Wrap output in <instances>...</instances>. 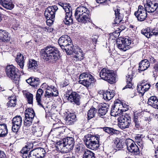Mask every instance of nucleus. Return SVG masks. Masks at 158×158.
<instances>
[{
    "mask_svg": "<svg viewBox=\"0 0 158 158\" xmlns=\"http://www.w3.org/2000/svg\"><path fill=\"white\" fill-rule=\"evenodd\" d=\"M40 53L41 58L48 62H55L59 58V51L53 46L46 47L41 50Z\"/></svg>",
    "mask_w": 158,
    "mask_h": 158,
    "instance_id": "obj_1",
    "label": "nucleus"
},
{
    "mask_svg": "<svg viewBox=\"0 0 158 158\" xmlns=\"http://www.w3.org/2000/svg\"><path fill=\"white\" fill-rule=\"evenodd\" d=\"M74 16L79 22L85 23L90 20L89 11L84 6L77 7L75 10Z\"/></svg>",
    "mask_w": 158,
    "mask_h": 158,
    "instance_id": "obj_2",
    "label": "nucleus"
},
{
    "mask_svg": "<svg viewBox=\"0 0 158 158\" xmlns=\"http://www.w3.org/2000/svg\"><path fill=\"white\" fill-rule=\"evenodd\" d=\"M99 136L88 134L85 136L84 141L87 147L93 150H96L99 148Z\"/></svg>",
    "mask_w": 158,
    "mask_h": 158,
    "instance_id": "obj_3",
    "label": "nucleus"
},
{
    "mask_svg": "<svg viewBox=\"0 0 158 158\" xmlns=\"http://www.w3.org/2000/svg\"><path fill=\"white\" fill-rule=\"evenodd\" d=\"M72 41L70 37L67 35L62 36L58 40V43L61 49L65 51L67 55L71 54V51L73 46L72 44Z\"/></svg>",
    "mask_w": 158,
    "mask_h": 158,
    "instance_id": "obj_4",
    "label": "nucleus"
},
{
    "mask_svg": "<svg viewBox=\"0 0 158 158\" xmlns=\"http://www.w3.org/2000/svg\"><path fill=\"white\" fill-rule=\"evenodd\" d=\"M96 81L94 77L88 73H83L79 76L78 82L87 88L93 86Z\"/></svg>",
    "mask_w": 158,
    "mask_h": 158,
    "instance_id": "obj_5",
    "label": "nucleus"
},
{
    "mask_svg": "<svg viewBox=\"0 0 158 158\" xmlns=\"http://www.w3.org/2000/svg\"><path fill=\"white\" fill-rule=\"evenodd\" d=\"M58 5L63 7L65 12V18L63 22L67 26H70L73 23V20L72 18V9L69 3H63L60 2Z\"/></svg>",
    "mask_w": 158,
    "mask_h": 158,
    "instance_id": "obj_6",
    "label": "nucleus"
},
{
    "mask_svg": "<svg viewBox=\"0 0 158 158\" xmlns=\"http://www.w3.org/2000/svg\"><path fill=\"white\" fill-rule=\"evenodd\" d=\"M7 76L14 81L15 83L18 84L20 77L18 69L13 65H7L5 69Z\"/></svg>",
    "mask_w": 158,
    "mask_h": 158,
    "instance_id": "obj_7",
    "label": "nucleus"
},
{
    "mask_svg": "<svg viewBox=\"0 0 158 158\" xmlns=\"http://www.w3.org/2000/svg\"><path fill=\"white\" fill-rule=\"evenodd\" d=\"M99 75L102 79L110 84H114L116 82L115 75L112 70L104 68L101 70Z\"/></svg>",
    "mask_w": 158,
    "mask_h": 158,
    "instance_id": "obj_8",
    "label": "nucleus"
},
{
    "mask_svg": "<svg viewBox=\"0 0 158 158\" xmlns=\"http://www.w3.org/2000/svg\"><path fill=\"white\" fill-rule=\"evenodd\" d=\"M64 97L73 104L77 105L80 104V95L76 92L68 90L64 94Z\"/></svg>",
    "mask_w": 158,
    "mask_h": 158,
    "instance_id": "obj_9",
    "label": "nucleus"
},
{
    "mask_svg": "<svg viewBox=\"0 0 158 158\" xmlns=\"http://www.w3.org/2000/svg\"><path fill=\"white\" fill-rule=\"evenodd\" d=\"M130 38H119L117 39L116 44L118 48L121 50L126 51L130 48L131 43Z\"/></svg>",
    "mask_w": 158,
    "mask_h": 158,
    "instance_id": "obj_10",
    "label": "nucleus"
},
{
    "mask_svg": "<svg viewBox=\"0 0 158 158\" xmlns=\"http://www.w3.org/2000/svg\"><path fill=\"white\" fill-rule=\"evenodd\" d=\"M118 127L122 130L131 127V118L128 115L120 116L118 118Z\"/></svg>",
    "mask_w": 158,
    "mask_h": 158,
    "instance_id": "obj_11",
    "label": "nucleus"
},
{
    "mask_svg": "<svg viewBox=\"0 0 158 158\" xmlns=\"http://www.w3.org/2000/svg\"><path fill=\"white\" fill-rule=\"evenodd\" d=\"M127 150L131 153H134L136 154L139 153V150L138 146L135 142L130 139H127L126 141Z\"/></svg>",
    "mask_w": 158,
    "mask_h": 158,
    "instance_id": "obj_12",
    "label": "nucleus"
},
{
    "mask_svg": "<svg viewBox=\"0 0 158 158\" xmlns=\"http://www.w3.org/2000/svg\"><path fill=\"white\" fill-rule=\"evenodd\" d=\"M147 11L143 6L139 5L138 10L135 11L134 15L137 18V20L140 21H143L145 20L147 16Z\"/></svg>",
    "mask_w": 158,
    "mask_h": 158,
    "instance_id": "obj_13",
    "label": "nucleus"
},
{
    "mask_svg": "<svg viewBox=\"0 0 158 158\" xmlns=\"http://www.w3.org/2000/svg\"><path fill=\"white\" fill-rule=\"evenodd\" d=\"M12 122V131L14 132L17 133L22 125V117L20 116H16L13 118Z\"/></svg>",
    "mask_w": 158,
    "mask_h": 158,
    "instance_id": "obj_14",
    "label": "nucleus"
},
{
    "mask_svg": "<svg viewBox=\"0 0 158 158\" xmlns=\"http://www.w3.org/2000/svg\"><path fill=\"white\" fill-rule=\"evenodd\" d=\"M144 7L148 12H153L157 9L158 3L154 0H149L147 1Z\"/></svg>",
    "mask_w": 158,
    "mask_h": 158,
    "instance_id": "obj_15",
    "label": "nucleus"
},
{
    "mask_svg": "<svg viewBox=\"0 0 158 158\" xmlns=\"http://www.w3.org/2000/svg\"><path fill=\"white\" fill-rule=\"evenodd\" d=\"M151 85L148 82L143 80L137 86V90L141 96H143L145 92L148 90Z\"/></svg>",
    "mask_w": 158,
    "mask_h": 158,
    "instance_id": "obj_16",
    "label": "nucleus"
},
{
    "mask_svg": "<svg viewBox=\"0 0 158 158\" xmlns=\"http://www.w3.org/2000/svg\"><path fill=\"white\" fill-rule=\"evenodd\" d=\"M58 9V8L56 5L48 7L45 11L44 16L45 18H48L49 19H54L55 13Z\"/></svg>",
    "mask_w": 158,
    "mask_h": 158,
    "instance_id": "obj_17",
    "label": "nucleus"
},
{
    "mask_svg": "<svg viewBox=\"0 0 158 158\" xmlns=\"http://www.w3.org/2000/svg\"><path fill=\"white\" fill-rule=\"evenodd\" d=\"M141 33L147 38H150L153 35H158V28L154 27L153 29L147 27L141 31Z\"/></svg>",
    "mask_w": 158,
    "mask_h": 158,
    "instance_id": "obj_18",
    "label": "nucleus"
},
{
    "mask_svg": "<svg viewBox=\"0 0 158 158\" xmlns=\"http://www.w3.org/2000/svg\"><path fill=\"white\" fill-rule=\"evenodd\" d=\"M73 53L75 54L73 56V59L75 61H81L84 57V55L82 51L79 48H75L73 47V49L71 51V54Z\"/></svg>",
    "mask_w": 158,
    "mask_h": 158,
    "instance_id": "obj_19",
    "label": "nucleus"
},
{
    "mask_svg": "<svg viewBox=\"0 0 158 158\" xmlns=\"http://www.w3.org/2000/svg\"><path fill=\"white\" fill-rule=\"evenodd\" d=\"M77 120L76 116L73 113L68 112L65 118L66 125H72Z\"/></svg>",
    "mask_w": 158,
    "mask_h": 158,
    "instance_id": "obj_20",
    "label": "nucleus"
},
{
    "mask_svg": "<svg viewBox=\"0 0 158 158\" xmlns=\"http://www.w3.org/2000/svg\"><path fill=\"white\" fill-rule=\"evenodd\" d=\"M109 106L106 104H100L98 105L96 108L98 115H104L106 114L109 109Z\"/></svg>",
    "mask_w": 158,
    "mask_h": 158,
    "instance_id": "obj_21",
    "label": "nucleus"
},
{
    "mask_svg": "<svg viewBox=\"0 0 158 158\" xmlns=\"http://www.w3.org/2000/svg\"><path fill=\"white\" fill-rule=\"evenodd\" d=\"M26 82L34 88H37L40 84L39 78L31 77L26 80Z\"/></svg>",
    "mask_w": 158,
    "mask_h": 158,
    "instance_id": "obj_22",
    "label": "nucleus"
},
{
    "mask_svg": "<svg viewBox=\"0 0 158 158\" xmlns=\"http://www.w3.org/2000/svg\"><path fill=\"white\" fill-rule=\"evenodd\" d=\"M120 9H117L114 10L115 18L113 23V26L114 27L116 24H118L122 21L123 17V15L120 13Z\"/></svg>",
    "mask_w": 158,
    "mask_h": 158,
    "instance_id": "obj_23",
    "label": "nucleus"
},
{
    "mask_svg": "<svg viewBox=\"0 0 158 158\" xmlns=\"http://www.w3.org/2000/svg\"><path fill=\"white\" fill-rule=\"evenodd\" d=\"M10 39V35L8 32L0 29V41L2 42H8Z\"/></svg>",
    "mask_w": 158,
    "mask_h": 158,
    "instance_id": "obj_24",
    "label": "nucleus"
},
{
    "mask_svg": "<svg viewBox=\"0 0 158 158\" xmlns=\"http://www.w3.org/2000/svg\"><path fill=\"white\" fill-rule=\"evenodd\" d=\"M147 103L149 106L158 110V98L156 96H151L149 98Z\"/></svg>",
    "mask_w": 158,
    "mask_h": 158,
    "instance_id": "obj_25",
    "label": "nucleus"
},
{
    "mask_svg": "<svg viewBox=\"0 0 158 158\" xmlns=\"http://www.w3.org/2000/svg\"><path fill=\"white\" fill-rule=\"evenodd\" d=\"M150 63L147 59H145L141 60L139 63V72L141 73V71H145L150 66Z\"/></svg>",
    "mask_w": 158,
    "mask_h": 158,
    "instance_id": "obj_26",
    "label": "nucleus"
},
{
    "mask_svg": "<svg viewBox=\"0 0 158 158\" xmlns=\"http://www.w3.org/2000/svg\"><path fill=\"white\" fill-rule=\"evenodd\" d=\"M62 143H64L66 144L67 145L73 148L75 141L73 138L72 137H68L59 141V144H60V143L62 145Z\"/></svg>",
    "mask_w": 158,
    "mask_h": 158,
    "instance_id": "obj_27",
    "label": "nucleus"
},
{
    "mask_svg": "<svg viewBox=\"0 0 158 158\" xmlns=\"http://www.w3.org/2000/svg\"><path fill=\"white\" fill-rule=\"evenodd\" d=\"M59 141L56 144V147L59 149H60L62 150V152L64 153H67L71 151L73 149V148L67 145L66 144L64 143H62L63 144L62 145L60 143V145L59 144Z\"/></svg>",
    "mask_w": 158,
    "mask_h": 158,
    "instance_id": "obj_28",
    "label": "nucleus"
},
{
    "mask_svg": "<svg viewBox=\"0 0 158 158\" xmlns=\"http://www.w3.org/2000/svg\"><path fill=\"white\" fill-rule=\"evenodd\" d=\"M44 91L42 89H39L37 92L36 95V99L37 105L40 107L44 108V106L42 104L41 98L43 95Z\"/></svg>",
    "mask_w": 158,
    "mask_h": 158,
    "instance_id": "obj_29",
    "label": "nucleus"
},
{
    "mask_svg": "<svg viewBox=\"0 0 158 158\" xmlns=\"http://www.w3.org/2000/svg\"><path fill=\"white\" fill-rule=\"evenodd\" d=\"M27 65L28 69L30 71H35L37 70V62L34 59L29 60Z\"/></svg>",
    "mask_w": 158,
    "mask_h": 158,
    "instance_id": "obj_30",
    "label": "nucleus"
},
{
    "mask_svg": "<svg viewBox=\"0 0 158 158\" xmlns=\"http://www.w3.org/2000/svg\"><path fill=\"white\" fill-rule=\"evenodd\" d=\"M15 60L20 68L23 69L25 62L23 56L21 53H18L17 54Z\"/></svg>",
    "mask_w": 158,
    "mask_h": 158,
    "instance_id": "obj_31",
    "label": "nucleus"
},
{
    "mask_svg": "<svg viewBox=\"0 0 158 158\" xmlns=\"http://www.w3.org/2000/svg\"><path fill=\"white\" fill-rule=\"evenodd\" d=\"M0 4L4 8L8 10H12L14 6L11 1L6 0H0Z\"/></svg>",
    "mask_w": 158,
    "mask_h": 158,
    "instance_id": "obj_32",
    "label": "nucleus"
},
{
    "mask_svg": "<svg viewBox=\"0 0 158 158\" xmlns=\"http://www.w3.org/2000/svg\"><path fill=\"white\" fill-rule=\"evenodd\" d=\"M35 115V112L32 108H28L25 111V118L32 120Z\"/></svg>",
    "mask_w": 158,
    "mask_h": 158,
    "instance_id": "obj_33",
    "label": "nucleus"
},
{
    "mask_svg": "<svg viewBox=\"0 0 158 158\" xmlns=\"http://www.w3.org/2000/svg\"><path fill=\"white\" fill-rule=\"evenodd\" d=\"M102 128L103 131L107 133L110 135H117L118 131L117 130L110 127H102Z\"/></svg>",
    "mask_w": 158,
    "mask_h": 158,
    "instance_id": "obj_34",
    "label": "nucleus"
},
{
    "mask_svg": "<svg viewBox=\"0 0 158 158\" xmlns=\"http://www.w3.org/2000/svg\"><path fill=\"white\" fill-rule=\"evenodd\" d=\"M126 82L127 84L123 88V90L127 88H132V85L131 82L132 79V72L128 73L127 75L126 76Z\"/></svg>",
    "mask_w": 158,
    "mask_h": 158,
    "instance_id": "obj_35",
    "label": "nucleus"
},
{
    "mask_svg": "<svg viewBox=\"0 0 158 158\" xmlns=\"http://www.w3.org/2000/svg\"><path fill=\"white\" fill-rule=\"evenodd\" d=\"M119 103L117 102L116 101L114 102V104L112 106L110 111V115L111 116H119L118 114L119 112L118 111V108H116L117 106Z\"/></svg>",
    "mask_w": 158,
    "mask_h": 158,
    "instance_id": "obj_36",
    "label": "nucleus"
},
{
    "mask_svg": "<svg viewBox=\"0 0 158 158\" xmlns=\"http://www.w3.org/2000/svg\"><path fill=\"white\" fill-rule=\"evenodd\" d=\"M82 158H96L95 154L91 150L85 149L83 151Z\"/></svg>",
    "mask_w": 158,
    "mask_h": 158,
    "instance_id": "obj_37",
    "label": "nucleus"
},
{
    "mask_svg": "<svg viewBox=\"0 0 158 158\" xmlns=\"http://www.w3.org/2000/svg\"><path fill=\"white\" fill-rule=\"evenodd\" d=\"M43 131L42 127L39 126L35 127V129L33 131V135L37 137H40L42 135Z\"/></svg>",
    "mask_w": 158,
    "mask_h": 158,
    "instance_id": "obj_38",
    "label": "nucleus"
},
{
    "mask_svg": "<svg viewBox=\"0 0 158 158\" xmlns=\"http://www.w3.org/2000/svg\"><path fill=\"white\" fill-rule=\"evenodd\" d=\"M8 133V129L6 124H0V137H3Z\"/></svg>",
    "mask_w": 158,
    "mask_h": 158,
    "instance_id": "obj_39",
    "label": "nucleus"
},
{
    "mask_svg": "<svg viewBox=\"0 0 158 158\" xmlns=\"http://www.w3.org/2000/svg\"><path fill=\"white\" fill-rule=\"evenodd\" d=\"M38 158H44L46 154V151L44 149L41 148H38L35 149Z\"/></svg>",
    "mask_w": 158,
    "mask_h": 158,
    "instance_id": "obj_40",
    "label": "nucleus"
},
{
    "mask_svg": "<svg viewBox=\"0 0 158 158\" xmlns=\"http://www.w3.org/2000/svg\"><path fill=\"white\" fill-rule=\"evenodd\" d=\"M114 95L112 92L106 91L103 94V96L104 99L107 101L110 100L112 98Z\"/></svg>",
    "mask_w": 158,
    "mask_h": 158,
    "instance_id": "obj_41",
    "label": "nucleus"
},
{
    "mask_svg": "<svg viewBox=\"0 0 158 158\" xmlns=\"http://www.w3.org/2000/svg\"><path fill=\"white\" fill-rule=\"evenodd\" d=\"M97 112V108L94 107L91 108L90 110H89L88 112L87 116L88 119H90L94 117L95 114Z\"/></svg>",
    "mask_w": 158,
    "mask_h": 158,
    "instance_id": "obj_42",
    "label": "nucleus"
},
{
    "mask_svg": "<svg viewBox=\"0 0 158 158\" xmlns=\"http://www.w3.org/2000/svg\"><path fill=\"white\" fill-rule=\"evenodd\" d=\"M9 101L7 103L8 107H15L16 104L17 99L15 97H12L8 98Z\"/></svg>",
    "mask_w": 158,
    "mask_h": 158,
    "instance_id": "obj_43",
    "label": "nucleus"
},
{
    "mask_svg": "<svg viewBox=\"0 0 158 158\" xmlns=\"http://www.w3.org/2000/svg\"><path fill=\"white\" fill-rule=\"evenodd\" d=\"M26 98L28 103L32 104L33 102V95L29 92L26 93L25 94Z\"/></svg>",
    "mask_w": 158,
    "mask_h": 158,
    "instance_id": "obj_44",
    "label": "nucleus"
},
{
    "mask_svg": "<svg viewBox=\"0 0 158 158\" xmlns=\"http://www.w3.org/2000/svg\"><path fill=\"white\" fill-rule=\"evenodd\" d=\"M115 144L116 150H119L123 148V145L122 144V142L118 139L116 140L115 142Z\"/></svg>",
    "mask_w": 158,
    "mask_h": 158,
    "instance_id": "obj_45",
    "label": "nucleus"
},
{
    "mask_svg": "<svg viewBox=\"0 0 158 158\" xmlns=\"http://www.w3.org/2000/svg\"><path fill=\"white\" fill-rule=\"evenodd\" d=\"M38 157L35 149L31 151L28 154L29 158H38Z\"/></svg>",
    "mask_w": 158,
    "mask_h": 158,
    "instance_id": "obj_46",
    "label": "nucleus"
},
{
    "mask_svg": "<svg viewBox=\"0 0 158 158\" xmlns=\"http://www.w3.org/2000/svg\"><path fill=\"white\" fill-rule=\"evenodd\" d=\"M152 73L154 77L158 75V62L157 63L153 66Z\"/></svg>",
    "mask_w": 158,
    "mask_h": 158,
    "instance_id": "obj_47",
    "label": "nucleus"
},
{
    "mask_svg": "<svg viewBox=\"0 0 158 158\" xmlns=\"http://www.w3.org/2000/svg\"><path fill=\"white\" fill-rule=\"evenodd\" d=\"M134 123V128L135 130H139V128H141V126L140 123V120H133Z\"/></svg>",
    "mask_w": 158,
    "mask_h": 158,
    "instance_id": "obj_48",
    "label": "nucleus"
},
{
    "mask_svg": "<svg viewBox=\"0 0 158 158\" xmlns=\"http://www.w3.org/2000/svg\"><path fill=\"white\" fill-rule=\"evenodd\" d=\"M32 121L30 120L29 119H28L27 118H25V119L24 120V125L25 127H29L31 126L32 123Z\"/></svg>",
    "mask_w": 158,
    "mask_h": 158,
    "instance_id": "obj_49",
    "label": "nucleus"
},
{
    "mask_svg": "<svg viewBox=\"0 0 158 158\" xmlns=\"http://www.w3.org/2000/svg\"><path fill=\"white\" fill-rule=\"evenodd\" d=\"M98 36L97 35H94L92 36L91 38L92 40V43L95 46H96V45L98 41Z\"/></svg>",
    "mask_w": 158,
    "mask_h": 158,
    "instance_id": "obj_50",
    "label": "nucleus"
},
{
    "mask_svg": "<svg viewBox=\"0 0 158 158\" xmlns=\"http://www.w3.org/2000/svg\"><path fill=\"white\" fill-rule=\"evenodd\" d=\"M53 130L56 132H58L59 135L61 133H63V132L64 131V129H63V127H61L54 128Z\"/></svg>",
    "mask_w": 158,
    "mask_h": 158,
    "instance_id": "obj_51",
    "label": "nucleus"
},
{
    "mask_svg": "<svg viewBox=\"0 0 158 158\" xmlns=\"http://www.w3.org/2000/svg\"><path fill=\"white\" fill-rule=\"evenodd\" d=\"M140 115L138 113H135L133 115V120H140Z\"/></svg>",
    "mask_w": 158,
    "mask_h": 158,
    "instance_id": "obj_52",
    "label": "nucleus"
},
{
    "mask_svg": "<svg viewBox=\"0 0 158 158\" xmlns=\"http://www.w3.org/2000/svg\"><path fill=\"white\" fill-rule=\"evenodd\" d=\"M52 88L51 90V92H54L55 93H53L54 96H56L58 94V90H57L53 86H52Z\"/></svg>",
    "mask_w": 158,
    "mask_h": 158,
    "instance_id": "obj_53",
    "label": "nucleus"
},
{
    "mask_svg": "<svg viewBox=\"0 0 158 158\" xmlns=\"http://www.w3.org/2000/svg\"><path fill=\"white\" fill-rule=\"evenodd\" d=\"M45 96L46 97H47L48 98H50L52 96H54L53 92H49L47 90L45 91Z\"/></svg>",
    "mask_w": 158,
    "mask_h": 158,
    "instance_id": "obj_54",
    "label": "nucleus"
},
{
    "mask_svg": "<svg viewBox=\"0 0 158 158\" xmlns=\"http://www.w3.org/2000/svg\"><path fill=\"white\" fill-rule=\"evenodd\" d=\"M96 2L98 3H103L104 5L108 4L109 0H96Z\"/></svg>",
    "mask_w": 158,
    "mask_h": 158,
    "instance_id": "obj_55",
    "label": "nucleus"
},
{
    "mask_svg": "<svg viewBox=\"0 0 158 158\" xmlns=\"http://www.w3.org/2000/svg\"><path fill=\"white\" fill-rule=\"evenodd\" d=\"M45 110V112H46V118H47V117H49L52 116V113L50 110H48L47 111V110H46V109L45 108H43Z\"/></svg>",
    "mask_w": 158,
    "mask_h": 158,
    "instance_id": "obj_56",
    "label": "nucleus"
},
{
    "mask_svg": "<svg viewBox=\"0 0 158 158\" xmlns=\"http://www.w3.org/2000/svg\"><path fill=\"white\" fill-rule=\"evenodd\" d=\"M6 156L5 152L0 149V158H6Z\"/></svg>",
    "mask_w": 158,
    "mask_h": 158,
    "instance_id": "obj_57",
    "label": "nucleus"
},
{
    "mask_svg": "<svg viewBox=\"0 0 158 158\" xmlns=\"http://www.w3.org/2000/svg\"><path fill=\"white\" fill-rule=\"evenodd\" d=\"M142 135L138 134L135 137V139L136 142H138L142 140Z\"/></svg>",
    "mask_w": 158,
    "mask_h": 158,
    "instance_id": "obj_58",
    "label": "nucleus"
},
{
    "mask_svg": "<svg viewBox=\"0 0 158 158\" xmlns=\"http://www.w3.org/2000/svg\"><path fill=\"white\" fill-rule=\"evenodd\" d=\"M47 19V23L48 25H50L52 24L54 20V19H49L48 18H46Z\"/></svg>",
    "mask_w": 158,
    "mask_h": 158,
    "instance_id": "obj_59",
    "label": "nucleus"
},
{
    "mask_svg": "<svg viewBox=\"0 0 158 158\" xmlns=\"http://www.w3.org/2000/svg\"><path fill=\"white\" fill-rule=\"evenodd\" d=\"M137 144L140 147V148L143 149L144 145V143L142 140L139 141L138 142Z\"/></svg>",
    "mask_w": 158,
    "mask_h": 158,
    "instance_id": "obj_60",
    "label": "nucleus"
},
{
    "mask_svg": "<svg viewBox=\"0 0 158 158\" xmlns=\"http://www.w3.org/2000/svg\"><path fill=\"white\" fill-rule=\"evenodd\" d=\"M27 146H26L25 147H23L21 151V153H28V150L27 148Z\"/></svg>",
    "mask_w": 158,
    "mask_h": 158,
    "instance_id": "obj_61",
    "label": "nucleus"
},
{
    "mask_svg": "<svg viewBox=\"0 0 158 158\" xmlns=\"http://www.w3.org/2000/svg\"><path fill=\"white\" fill-rule=\"evenodd\" d=\"M83 148L81 147H80L78 145H77L76 147L75 152L79 153L80 152L81 150H82Z\"/></svg>",
    "mask_w": 158,
    "mask_h": 158,
    "instance_id": "obj_62",
    "label": "nucleus"
},
{
    "mask_svg": "<svg viewBox=\"0 0 158 158\" xmlns=\"http://www.w3.org/2000/svg\"><path fill=\"white\" fill-rule=\"evenodd\" d=\"M153 134H150L149 135H148L147 137L151 141L153 144L154 141H153Z\"/></svg>",
    "mask_w": 158,
    "mask_h": 158,
    "instance_id": "obj_63",
    "label": "nucleus"
},
{
    "mask_svg": "<svg viewBox=\"0 0 158 158\" xmlns=\"http://www.w3.org/2000/svg\"><path fill=\"white\" fill-rule=\"evenodd\" d=\"M149 58L150 62L152 64H154L156 61V60L152 56H150Z\"/></svg>",
    "mask_w": 158,
    "mask_h": 158,
    "instance_id": "obj_64",
    "label": "nucleus"
}]
</instances>
